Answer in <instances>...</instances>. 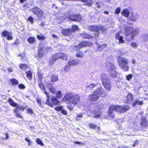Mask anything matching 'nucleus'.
Wrapping results in <instances>:
<instances>
[{
    "label": "nucleus",
    "instance_id": "f257e3e1",
    "mask_svg": "<svg viewBox=\"0 0 148 148\" xmlns=\"http://www.w3.org/2000/svg\"><path fill=\"white\" fill-rule=\"evenodd\" d=\"M129 108L127 106H122L117 105L111 106L109 107L108 111V116L110 118H114V115L113 112V111H116L120 112H124L127 110Z\"/></svg>",
    "mask_w": 148,
    "mask_h": 148
},
{
    "label": "nucleus",
    "instance_id": "f03ea898",
    "mask_svg": "<svg viewBox=\"0 0 148 148\" xmlns=\"http://www.w3.org/2000/svg\"><path fill=\"white\" fill-rule=\"evenodd\" d=\"M69 100L70 104L75 106L80 101L79 97L77 95L67 94L63 98L62 101L64 102Z\"/></svg>",
    "mask_w": 148,
    "mask_h": 148
},
{
    "label": "nucleus",
    "instance_id": "7ed1b4c3",
    "mask_svg": "<svg viewBox=\"0 0 148 148\" xmlns=\"http://www.w3.org/2000/svg\"><path fill=\"white\" fill-rule=\"evenodd\" d=\"M125 33L128 36L131 35V39H133L134 37L136 36L139 33L140 29L138 28L134 29L132 27H128L127 26L125 27Z\"/></svg>",
    "mask_w": 148,
    "mask_h": 148
},
{
    "label": "nucleus",
    "instance_id": "20e7f679",
    "mask_svg": "<svg viewBox=\"0 0 148 148\" xmlns=\"http://www.w3.org/2000/svg\"><path fill=\"white\" fill-rule=\"evenodd\" d=\"M118 64L121 69L124 71H127L129 69L128 61L125 57H119L118 58Z\"/></svg>",
    "mask_w": 148,
    "mask_h": 148
},
{
    "label": "nucleus",
    "instance_id": "39448f33",
    "mask_svg": "<svg viewBox=\"0 0 148 148\" xmlns=\"http://www.w3.org/2000/svg\"><path fill=\"white\" fill-rule=\"evenodd\" d=\"M88 28L89 30L91 31L96 32L95 34V36H98L100 31L102 33H105L107 30L104 26L99 25H91L88 26Z\"/></svg>",
    "mask_w": 148,
    "mask_h": 148
},
{
    "label": "nucleus",
    "instance_id": "423d86ee",
    "mask_svg": "<svg viewBox=\"0 0 148 148\" xmlns=\"http://www.w3.org/2000/svg\"><path fill=\"white\" fill-rule=\"evenodd\" d=\"M60 58H62L63 60H66L67 57L66 55L63 53H57L52 56V58L49 61V64L52 65L55 61L58 60Z\"/></svg>",
    "mask_w": 148,
    "mask_h": 148
},
{
    "label": "nucleus",
    "instance_id": "0eeeda50",
    "mask_svg": "<svg viewBox=\"0 0 148 148\" xmlns=\"http://www.w3.org/2000/svg\"><path fill=\"white\" fill-rule=\"evenodd\" d=\"M106 66L108 71L110 73V77L115 78L116 77V71L115 68L113 64L110 63H107Z\"/></svg>",
    "mask_w": 148,
    "mask_h": 148
},
{
    "label": "nucleus",
    "instance_id": "6e6552de",
    "mask_svg": "<svg viewBox=\"0 0 148 148\" xmlns=\"http://www.w3.org/2000/svg\"><path fill=\"white\" fill-rule=\"evenodd\" d=\"M38 84L40 88L43 91V92L47 96V101L46 103L48 106H53V105L49 101V95L48 92L46 91L44 85L41 82H38Z\"/></svg>",
    "mask_w": 148,
    "mask_h": 148
},
{
    "label": "nucleus",
    "instance_id": "1a4fd4ad",
    "mask_svg": "<svg viewBox=\"0 0 148 148\" xmlns=\"http://www.w3.org/2000/svg\"><path fill=\"white\" fill-rule=\"evenodd\" d=\"M94 93H95L99 97H104L106 95L105 90L102 88L100 87L95 90Z\"/></svg>",
    "mask_w": 148,
    "mask_h": 148
},
{
    "label": "nucleus",
    "instance_id": "9d476101",
    "mask_svg": "<svg viewBox=\"0 0 148 148\" xmlns=\"http://www.w3.org/2000/svg\"><path fill=\"white\" fill-rule=\"evenodd\" d=\"M69 19L73 21H79L81 19L80 15H75L72 14L70 15L69 16Z\"/></svg>",
    "mask_w": 148,
    "mask_h": 148
},
{
    "label": "nucleus",
    "instance_id": "9b49d317",
    "mask_svg": "<svg viewBox=\"0 0 148 148\" xmlns=\"http://www.w3.org/2000/svg\"><path fill=\"white\" fill-rule=\"evenodd\" d=\"M32 11L35 14L39 17L42 16L43 14L42 10L37 7L34 8Z\"/></svg>",
    "mask_w": 148,
    "mask_h": 148
},
{
    "label": "nucleus",
    "instance_id": "f8f14e48",
    "mask_svg": "<svg viewBox=\"0 0 148 148\" xmlns=\"http://www.w3.org/2000/svg\"><path fill=\"white\" fill-rule=\"evenodd\" d=\"M115 38L116 42H118L119 44L123 43L125 42V41L123 39V36L120 35L119 32H118L116 34Z\"/></svg>",
    "mask_w": 148,
    "mask_h": 148
},
{
    "label": "nucleus",
    "instance_id": "ddd939ff",
    "mask_svg": "<svg viewBox=\"0 0 148 148\" xmlns=\"http://www.w3.org/2000/svg\"><path fill=\"white\" fill-rule=\"evenodd\" d=\"M101 80L102 84L110 81L109 77L105 73H103L101 75Z\"/></svg>",
    "mask_w": 148,
    "mask_h": 148
},
{
    "label": "nucleus",
    "instance_id": "4468645a",
    "mask_svg": "<svg viewBox=\"0 0 148 148\" xmlns=\"http://www.w3.org/2000/svg\"><path fill=\"white\" fill-rule=\"evenodd\" d=\"M93 94L90 95L88 97L89 99L92 101H97L100 97L99 96H98L96 94L93 93Z\"/></svg>",
    "mask_w": 148,
    "mask_h": 148
},
{
    "label": "nucleus",
    "instance_id": "2eb2a0df",
    "mask_svg": "<svg viewBox=\"0 0 148 148\" xmlns=\"http://www.w3.org/2000/svg\"><path fill=\"white\" fill-rule=\"evenodd\" d=\"M62 33L65 36H68L71 35L72 33L70 29L66 28L62 29Z\"/></svg>",
    "mask_w": 148,
    "mask_h": 148
},
{
    "label": "nucleus",
    "instance_id": "dca6fc26",
    "mask_svg": "<svg viewBox=\"0 0 148 148\" xmlns=\"http://www.w3.org/2000/svg\"><path fill=\"white\" fill-rule=\"evenodd\" d=\"M57 98L55 96L52 97L51 98V103L50 102V100L49 101L53 105V106H49L51 107H53V105H57L60 103V102L58 100Z\"/></svg>",
    "mask_w": 148,
    "mask_h": 148
},
{
    "label": "nucleus",
    "instance_id": "f3484780",
    "mask_svg": "<svg viewBox=\"0 0 148 148\" xmlns=\"http://www.w3.org/2000/svg\"><path fill=\"white\" fill-rule=\"evenodd\" d=\"M79 62L80 60L79 59L70 60L68 62V64L69 66H74L77 64Z\"/></svg>",
    "mask_w": 148,
    "mask_h": 148
},
{
    "label": "nucleus",
    "instance_id": "a211bd4d",
    "mask_svg": "<svg viewBox=\"0 0 148 148\" xmlns=\"http://www.w3.org/2000/svg\"><path fill=\"white\" fill-rule=\"evenodd\" d=\"M47 86L49 88V90L51 93L55 94L56 93V88L52 86V84L48 83L47 84Z\"/></svg>",
    "mask_w": 148,
    "mask_h": 148
},
{
    "label": "nucleus",
    "instance_id": "6ab92c4d",
    "mask_svg": "<svg viewBox=\"0 0 148 148\" xmlns=\"http://www.w3.org/2000/svg\"><path fill=\"white\" fill-rule=\"evenodd\" d=\"M147 121L145 119L143 118L141 119V122L140 123L141 126L142 127L145 128L147 126Z\"/></svg>",
    "mask_w": 148,
    "mask_h": 148
},
{
    "label": "nucleus",
    "instance_id": "aec40b11",
    "mask_svg": "<svg viewBox=\"0 0 148 148\" xmlns=\"http://www.w3.org/2000/svg\"><path fill=\"white\" fill-rule=\"evenodd\" d=\"M104 88L107 90L110 91L111 90V85L110 81L103 84Z\"/></svg>",
    "mask_w": 148,
    "mask_h": 148
},
{
    "label": "nucleus",
    "instance_id": "412c9836",
    "mask_svg": "<svg viewBox=\"0 0 148 148\" xmlns=\"http://www.w3.org/2000/svg\"><path fill=\"white\" fill-rule=\"evenodd\" d=\"M44 51L43 48L40 47L38 49V57L40 58H42L44 55Z\"/></svg>",
    "mask_w": 148,
    "mask_h": 148
},
{
    "label": "nucleus",
    "instance_id": "4be33fe9",
    "mask_svg": "<svg viewBox=\"0 0 148 148\" xmlns=\"http://www.w3.org/2000/svg\"><path fill=\"white\" fill-rule=\"evenodd\" d=\"M81 37L83 38L92 39L93 37L92 36L86 34H81L80 35Z\"/></svg>",
    "mask_w": 148,
    "mask_h": 148
},
{
    "label": "nucleus",
    "instance_id": "5701e85b",
    "mask_svg": "<svg viewBox=\"0 0 148 148\" xmlns=\"http://www.w3.org/2000/svg\"><path fill=\"white\" fill-rule=\"evenodd\" d=\"M126 101L128 103H130L133 99V95L131 94H128L127 96Z\"/></svg>",
    "mask_w": 148,
    "mask_h": 148
},
{
    "label": "nucleus",
    "instance_id": "b1692460",
    "mask_svg": "<svg viewBox=\"0 0 148 148\" xmlns=\"http://www.w3.org/2000/svg\"><path fill=\"white\" fill-rule=\"evenodd\" d=\"M121 13L122 15L126 17H128L129 14V12L128 10L125 9L123 10L121 12Z\"/></svg>",
    "mask_w": 148,
    "mask_h": 148
},
{
    "label": "nucleus",
    "instance_id": "393cba45",
    "mask_svg": "<svg viewBox=\"0 0 148 148\" xmlns=\"http://www.w3.org/2000/svg\"><path fill=\"white\" fill-rule=\"evenodd\" d=\"M88 44V42L86 41H83L80 44H79V45L76 46L77 48H81L82 47L87 46Z\"/></svg>",
    "mask_w": 148,
    "mask_h": 148
},
{
    "label": "nucleus",
    "instance_id": "a878e982",
    "mask_svg": "<svg viewBox=\"0 0 148 148\" xmlns=\"http://www.w3.org/2000/svg\"><path fill=\"white\" fill-rule=\"evenodd\" d=\"M55 94L56 95V97L58 98L61 99L63 95L60 91H56Z\"/></svg>",
    "mask_w": 148,
    "mask_h": 148
},
{
    "label": "nucleus",
    "instance_id": "bb28decb",
    "mask_svg": "<svg viewBox=\"0 0 148 148\" xmlns=\"http://www.w3.org/2000/svg\"><path fill=\"white\" fill-rule=\"evenodd\" d=\"M143 104V102L142 101H140L138 99L136 100H135L134 103L132 104V106H134L136 105H142Z\"/></svg>",
    "mask_w": 148,
    "mask_h": 148
},
{
    "label": "nucleus",
    "instance_id": "cd10ccee",
    "mask_svg": "<svg viewBox=\"0 0 148 148\" xmlns=\"http://www.w3.org/2000/svg\"><path fill=\"white\" fill-rule=\"evenodd\" d=\"M58 79V76L57 75H52L51 78V81L52 82L56 81Z\"/></svg>",
    "mask_w": 148,
    "mask_h": 148
},
{
    "label": "nucleus",
    "instance_id": "c85d7f7f",
    "mask_svg": "<svg viewBox=\"0 0 148 148\" xmlns=\"http://www.w3.org/2000/svg\"><path fill=\"white\" fill-rule=\"evenodd\" d=\"M107 46L106 44H104L101 45L99 46L98 47L97 50L99 51L102 50L103 49H104Z\"/></svg>",
    "mask_w": 148,
    "mask_h": 148
},
{
    "label": "nucleus",
    "instance_id": "c756f323",
    "mask_svg": "<svg viewBox=\"0 0 148 148\" xmlns=\"http://www.w3.org/2000/svg\"><path fill=\"white\" fill-rule=\"evenodd\" d=\"M27 77L29 80H30L32 78V75L31 72L29 71L26 72Z\"/></svg>",
    "mask_w": 148,
    "mask_h": 148
},
{
    "label": "nucleus",
    "instance_id": "7c9ffc66",
    "mask_svg": "<svg viewBox=\"0 0 148 148\" xmlns=\"http://www.w3.org/2000/svg\"><path fill=\"white\" fill-rule=\"evenodd\" d=\"M19 67L21 69L23 70H26L28 68V66L26 64H23L20 65Z\"/></svg>",
    "mask_w": 148,
    "mask_h": 148
},
{
    "label": "nucleus",
    "instance_id": "2f4dec72",
    "mask_svg": "<svg viewBox=\"0 0 148 148\" xmlns=\"http://www.w3.org/2000/svg\"><path fill=\"white\" fill-rule=\"evenodd\" d=\"M8 102L10 105L13 106H16V104L10 98L8 99Z\"/></svg>",
    "mask_w": 148,
    "mask_h": 148
},
{
    "label": "nucleus",
    "instance_id": "473e14b6",
    "mask_svg": "<svg viewBox=\"0 0 148 148\" xmlns=\"http://www.w3.org/2000/svg\"><path fill=\"white\" fill-rule=\"evenodd\" d=\"M10 81L13 85H16L18 84V81L15 79H12Z\"/></svg>",
    "mask_w": 148,
    "mask_h": 148
},
{
    "label": "nucleus",
    "instance_id": "72a5a7b5",
    "mask_svg": "<svg viewBox=\"0 0 148 148\" xmlns=\"http://www.w3.org/2000/svg\"><path fill=\"white\" fill-rule=\"evenodd\" d=\"M35 41V40L34 37H30L28 39V42L31 44L33 43Z\"/></svg>",
    "mask_w": 148,
    "mask_h": 148
},
{
    "label": "nucleus",
    "instance_id": "f704fd0d",
    "mask_svg": "<svg viewBox=\"0 0 148 148\" xmlns=\"http://www.w3.org/2000/svg\"><path fill=\"white\" fill-rule=\"evenodd\" d=\"M76 56L78 58H82L84 55L83 53L82 52H79L77 53Z\"/></svg>",
    "mask_w": 148,
    "mask_h": 148
},
{
    "label": "nucleus",
    "instance_id": "c9c22d12",
    "mask_svg": "<svg viewBox=\"0 0 148 148\" xmlns=\"http://www.w3.org/2000/svg\"><path fill=\"white\" fill-rule=\"evenodd\" d=\"M63 106H57L55 108V110L57 111H62L63 109Z\"/></svg>",
    "mask_w": 148,
    "mask_h": 148
},
{
    "label": "nucleus",
    "instance_id": "e433bc0d",
    "mask_svg": "<svg viewBox=\"0 0 148 148\" xmlns=\"http://www.w3.org/2000/svg\"><path fill=\"white\" fill-rule=\"evenodd\" d=\"M78 27L76 25H73L72 27V29L71 30V32H74L75 30H77L78 29Z\"/></svg>",
    "mask_w": 148,
    "mask_h": 148
},
{
    "label": "nucleus",
    "instance_id": "4c0bfd02",
    "mask_svg": "<svg viewBox=\"0 0 148 148\" xmlns=\"http://www.w3.org/2000/svg\"><path fill=\"white\" fill-rule=\"evenodd\" d=\"M96 85L94 84H91L89 85L87 87V88H89L90 90H92Z\"/></svg>",
    "mask_w": 148,
    "mask_h": 148
},
{
    "label": "nucleus",
    "instance_id": "58836bf2",
    "mask_svg": "<svg viewBox=\"0 0 148 148\" xmlns=\"http://www.w3.org/2000/svg\"><path fill=\"white\" fill-rule=\"evenodd\" d=\"M36 143L39 145H40L41 146H43V144L41 140L39 138H37L36 140Z\"/></svg>",
    "mask_w": 148,
    "mask_h": 148
},
{
    "label": "nucleus",
    "instance_id": "ea45409f",
    "mask_svg": "<svg viewBox=\"0 0 148 148\" xmlns=\"http://www.w3.org/2000/svg\"><path fill=\"white\" fill-rule=\"evenodd\" d=\"M10 33V32H9L7 31H5L2 32L1 34L2 36L6 37L8 36V34H9Z\"/></svg>",
    "mask_w": 148,
    "mask_h": 148
},
{
    "label": "nucleus",
    "instance_id": "a19ab883",
    "mask_svg": "<svg viewBox=\"0 0 148 148\" xmlns=\"http://www.w3.org/2000/svg\"><path fill=\"white\" fill-rule=\"evenodd\" d=\"M131 46L133 48H135L137 47V44L135 42H132L131 44Z\"/></svg>",
    "mask_w": 148,
    "mask_h": 148
},
{
    "label": "nucleus",
    "instance_id": "79ce46f5",
    "mask_svg": "<svg viewBox=\"0 0 148 148\" xmlns=\"http://www.w3.org/2000/svg\"><path fill=\"white\" fill-rule=\"evenodd\" d=\"M37 37L40 40H43L45 39V37L42 35H38L37 36Z\"/></svg>",
    "mask_w": 148,
    "mask_h": 148
},
{
    "label": "nucleus",
    "instance_id": "37998d69",
    "mask_svg": "<svg viewBox=\"0 0 148 148\" xmlns=\"http://www.w3.org/2000/svg\"><path fill=\"white\" fill-rule=\"evenodd\" d=\"M7 39L8 40H11L13 39V38L12 36V33L10 32L7 36Z\"/></svg>",
    "mask_w": 148,
    "mask_h": 148
},
{
    "label": "nucleus",
    "instance_id": "c03bdc74",
    "mask_svg": "<svg viewBox=\"0 0 148 148\" xmlns=\"http://www.w3.org/2000/svg\"><path fill=\"white\" fill-rule=\"evenodd\" d=\"M121 10L120 8H117L116 9L115 11V13L116 14H118L120 12Z\"/></svg>",
    "mask_w": 148,
    "mask_h": 148
},
{
    "label": "nucleus",
    "instance_id": "a18cd8bd",
    "mask_svg": "<svg viewBox=\"0 0 148 148\" xmlns=\"http://www.w3.org/2000/svg\"><path fill=\"white\" fill-rule=\"evenodd\" d=\"M132 77V74H129L126 76V79L128 81H130Z\"/></svg>",
    "mask_w": 148,
    "mask_h": 148
},
{
    "label": "nucleus",
    "instance_id": "49530a36",
    "mask_svg": "<svg viewBox=\"0 0 148 148\" xmlns=\"http://www.w3.org/2000/svg\"><path fill=\"white\" fill-rule=\"evenodd\" d=\"M27 112L28 113L32 114L33 113V111L32 109L30 108H28L27 109Z\"/></svg>",
    "mask_w": 148,
    "mask_h": 148
},
{
    "label": "nucleus",
    "instance_id": "de8ad7c7",
    "mask_svg": "<svg viewBox=\"0 0 148 148\" xmlns=\"http://www.w3.org/2000/svg\"><path fill=\"white\" fill-rule=\"evenodd\" d=\"M64 70L66 72H68L70 69V67L68 66H66L64 68Z\"/></svg>",
    "mask_w": 148,
    "mask_h": 148
},
{
    "label": "nucleus",
    "instance_id": "09e8293b",
    "mask_svg": "<svg viewBox=\"0 0 148 148\" xmlns=\"http://www.w3.org/2000/svg\"><path fill=\"white\" fill-rule=\"evenodd\" d=\"M89 125L90 127L92 129H94L97 127L96 125L92 123L90 124Z\"/></svg>",
    "mask_w": 148,
    "mask_h": 148
},
{
    "label": "nucleus",
    "instance_id": "8fccbe9b",
    "mask_svg": "<svg viewBox=\"0 0 148 148\" xmlns=\"http://www.w3.org/2000/svg\"><path fill=\"white\" fill-rule=\"evenodd\" d=\"M18 87L20 89H24L25 88V86L22 84H19Z\"/></svg>",
    "mask_w": 148,
    "mask_h": 148
},
{
    "label": "nucleus",
    "instance_id": "3c124183",
    "mask_svg": "<svg viewBox=\"0 0 148 148\" xmlns=\"http://www.w3.org/2000/svg\"><path fill=\"white\" fill-rule=\"evenodd\" d=\"M38 77L39 79L38 82H41L42 79V75L40 74H39L38 75Z\"/></svg>",
    "mask_w": 148,
    "mask_h": 148
},
{
    "label": "nucleus",
    "instance_id": "603ef678",
    "mask_svg": "<svg viewBox=\"0 0 148 148\" xmlns=\"http://www.w3.org/2000/svg\"><path fill=\"white\" fill-rule=\"evenodd\" d=\"M61 113L63 115H66L67 114V113L66 110L64 109H63L61 112Z\"/></svg>",
    "mask_w": 148,
    "mask_h": 148
},
{
    "label": "nucleus",
    "instance_id": "864d4df0",
    "mask_svg": "<svg viewBox=\"0 0 148 148\" xmlns=\"http://www.w3.org/2000/svg\"><path fill=\"white\" fill-rule=\"evenodd\" d=\"M94 117L96 118H100L101 117V115L100 113H99L98 114H96L94 116Z\"/></svg>",
    "mask_w": 148,
    "mask_h": 148
},
{
    "label": "nucleus",
    "instance_id": "5fc2aeb1",
    "mask_svg": "<svg viewBox=\"0 0 148 148\" xmlns=\"http://www.w3.org/2000/svg\"><path fill=\"white\" fill-rule=\"evenodd\" d=\"M36 101L37 103L39 104L40 106L41 104V101L40 99L39 98H37L36 99Z\"/></svg>",
    "mask_w": 148,
    "mask_h": 148
},
{
    "label": "nucleus",
    "instance_id": "6e6d98bb",
    "mask_svg": "<svg viewBox=\"0 0 148 148\" xmlns=\"http://www.w3.org/2000/svg\"><path fill=\"white\" fill-rule=\"evenodd\" d=\"M67 107L70 111H72L73 109V107L71 105H67Z\"/></svg>",
    "mask_w": 148,
    "mask_h": 148
},
{
    "label": "nucleus",
    "instance_id": "4d7b16f0",
    "mask_svg": "<svg viewBox=\"0 0 148 148\" xmlns=\"http://www.w3.org/2000/svg\"><path fill=\"white\" fill-rule=\"evenodd\" d=\"M28 20L29 21H30L31 23H33V18L31 17H29L28 19Z\"/></svg>",
    "mask_w": 148,
    "mask_h": 148
},
{
    "label": "nucleus",
    "instance_id": "13d9d810",
    "mask_svg": "<svg viewBox=\"0 0 148 148\" xmlns=\"http://www.w3.org/2000/svg\"><path fill=\"white\" fill-rule=\"evenodd\" d=\"M16 108H15L14 110V112H15L16 114L18 113V109L19 108V106L18 105L16 106Z\"/></svg>",
    "mask_w": 148,
    "mask_h": 148
},
{
    "label": "nucleus",
    "instance_id": "bf43d9fd",
    "mask_svg": "<svg viewBox=\"0 0 148 148\" xmlns=\"http://www.w3.org/2000/svg\"><path fill=\"white\" fill-rule=\"evenodd\" d=\"M15 115L16 117H19L21 118H22V116L21 115V114L20 113H16Z\"/></svg>",
    "mask_w": 148,
    "mask_h": 148
},
{
    "label": "nucleus",
    "instance_id": "052dcab7",
    "mask_svg": "<svg viewBox=\"0 0 148 148\" xmlns=\"http://www.w3.org/2000/svg\"><path fill=\"white\" fill-rule=\"evenodd\" d=\"M138 140H136L134 144L132 146L133 147H135L137 144H138Z\"/></svg>",
    "mask_w": 148,
    "mask_h": 148
},
{
    "label": "nucleus",
    "instance_id": "680f3d73",
    "mask_svg": "<svg viewBox=\"0 0 148 148\" xmlns=\"http://www.w3.org/2000/svg\"><path fill=\"white\" fill-rule=\"evenodd\" d=\"M79 117H83L82 114V113H80L79 114H77V117H76V119L77 120L78 119V118Z\"/></svg>",
    "mask_w": 148,
    "mask_h": 148
},
{
    "label": "nucleus",
    "instance_id": "e2e57ef3",
    "mask_svg": "<svg viewBox=\"0 0 148 148\" xmlns=\"http://www.w3.org/2000/svg\"><path fill=\"white\" fill-rule=\"evenodd\" d=\"M130 19L131 21L133 22H135L136 21V18H135L134 16H132L131 18H130Z\"/></svg>",
    "mask_w": 148,
    "mask_h": 148
},
{
    "label": "nucleus",
    "instance_id": "0e129e2a",
    "mask_svg": "<svg viewBox=\"0 0 148 148\" xmlns=\"http://www.w3.org/2000/svg\"><path fill=\"white\" fill-rule=\"evenodd\" d=\"M25 108V107L23 106L19 107V109L20 110H24Z\"/></svg>",
    "mask_w": 148,
    "mask_h": 148
},
{
    "label": "nucleus",
    "instance_id": "69168bd1",
    "mask_svg": "<svg viewBox=\"0 0 148 148\" xmlns=\"http://www.w3.org/2000/svg\"><path fill=\"white\" fill-rule=\"evenodd\" d=\"M25 140L28 142L29 143L28 144V145H30V140L27 138H26L25 139Z\"/></svg>",
    "mask_w": 148,
    "mask_h": 148
},
{
    "label": "nucleus",
    "instance_id": "338daca9",
    "mask_svg": "<svg viewBox=\"0 0 148 148\" xmlns=\"http://www.w3.org/2000/svg\"><path fill=\"white\" fill-rule=\"evenodd\" d=\"M96 4L97 5V7L99 8H101V5H100L98 3H96Z\"/></svg>",
    "mask_w": 148,
    "mask_h": 148
},
{
    "label": "nucleus",
    "instance_id": "774afa93",
    "mask_svg": "<svg viewBox=\"0 0 148 148\" xmlns=\"http://www.w3.org/2000/svg\"><path fill=\"white\" fill-rule=\"evenodd\" d=\"M5 139H8V138L9 136L8 135V134L7 133H5Z\"/></svg>",
    "mask_w": 148,
    "mask_h": 148
}]
</instances>
